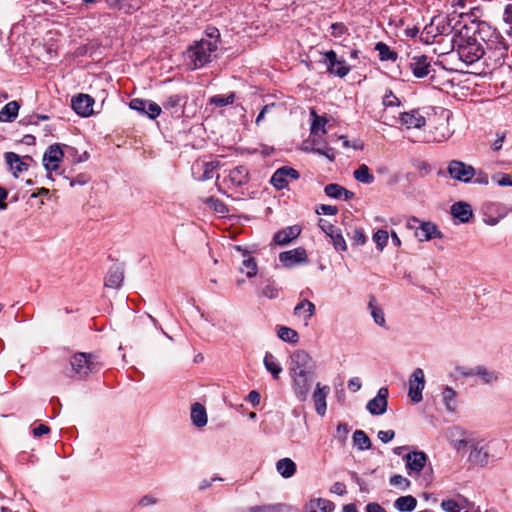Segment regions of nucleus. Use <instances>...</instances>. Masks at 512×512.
I'll use <instances>...</instances> for the list:
<instances>
[{
    "label": "nucleus",
    "instance_id": "obj_3",
    "mask_svg": "<svg viewBox=\"0 0 512 512\" xmlns=\"http://www.w3.org/2000/svg\"><path fill=\"white\" fill-rule=\"evenodd\" d=\"M452 44L453 49L456 48L460 59L467 65L474 64L485 55L483 45L468 33L463 34L462 31L456 33L452 39Z\"/></svg>",
    "mask_w": 512,
    "mask_h": 512
},
{
    "label": "nucleus",
    "instance_id": "obj_44",
    "mask_svg": "<svg viewBox=\"0 0 512 512\" xmlns=\"http://www.w3.org/2000/svg\"><path fill=\"white\" fill-rule=\"evenodd\" d=\"M435 28L436 26L432 21L428 25H426L421 33V40H423L427 44L433 43L434 39L440 35L438 30Z\"/></svg>",
    "mask_w": 512,
    "mask_h": 512
},
{
    "label": "nucleus",
    "instance_id": "obj_55",
    "mask_svg": "<svg viewBox=\"0 0 512 512\" xmlns=\"http://www.w3.org/2000/svg\"><path fill=\"white\" fill-rule=\"evenodd\" d=\"M350 238L352 244L356 246L364 245L367 241V237L362 228H355Z\"/></svg>",
    "mask_w": 512,
    "mask_h": 512
},
{
    "label": "nucleus",
    "instance_id": "obj_52",
    "mask_svg": "<svg viewBox=\"0 0 512 512\" xmlns=\"http://www.w3.org/2000/svg\"><path fill=\"white\" fill-rule=\"evenodd\" d=\"M148 100L140 99V98H134L130 101L129 107L132 110H135L139 112L142 115H146V109L148 107Z\"/></svg>",
    "mask_w": 512,
    "mask_h": 512
},
{
    "label": "nucleus",
    "instance_id": "obj_27",
    "mask_svg": "<svg viewBox=\"0 0 512 512\" xmlns=\"http://www.w3.org/2000/svg\"><path fill=\"white\" fill-rule=\"evenodd\" d=\"M304 313V320L306 323L315 315L316 306L314 303L309 301L308 299H302L295 307H294V315L300 316L301 312Z\"/></svg>",
    "mask_w": 512,
    "mask_h": 512
},
{
    "label": "nucleus",
    "instance_id": "obj_53",
    "mask_svg": "<svg viewBox=\"0 0 512 512\" xmlns=\"http://www.w3.org/2000/svg\"><path fill=\"white\" fill-rule=\"evenodd\" d=\"M330 238L332 240L334 248L337 251H346L347 250L346 241L339 230L335 234H333Z\"/></svg>",
    "mask_w": 512,
    "mask_h": 512
},
{
    "label": "nucleus",
    "instance_id": "obj_1",
    "mask_svg": "<svg viewBox=\"0 0 512 512\" xmlns=\"http://www.w3.org/2000/svg\"><path fill=\"white\" fill-rule=\"evenodd\" d=\"M289 375L294 395L305 402L315 380V363L306 351L298 350L291 355Z\"/></svg>",
    "mask_w": 512,
    "mask_h": 512
},
{
    "label": "nucleus",
    "instance_id": "obj_64",
    "mask_svg": "<svg viewBox=\"0 0 512 512\" xmlns=\"http://www.w3.org/2000/svg\"><path fill=\"white\" fill-rule=\"evenodd\" d=\"M378 439L383 443L390 442L395 437V431L394 430H381L377 434Z\"/></svg>",
    "mask_w": 512,
    "mask_h": 512
},
{
    "label": "nucleus",
    "instance_id": "obj_49",
    "mask_svg": "<svg viewBox=\"0 0 512 512\" xmlns=\"http://www.w3.org/2000/svg\"><path fill=\"white\" fill-rule=\"evenodd\" d=\"M342 191H344V187L339 185V184H336V183L328 184L324 188L325 194L328 197L334 198V199L341 198L342 197Z\"/></svg>",
    "mask_w": 512,
    "mask_h": 512
},
{
    "label": "nucleus",
    "instance_id": "obj_19",
    "mask_svg": "<svg viewBox=\"0 0 512 512\" xmlns=\"http://www.w3.org/2000/svg\"><path fill=\"white\" fill-rule=\"evenodd\" d=\"M301 233L298 225L288 226L277 231L274 234L273 241L280 246L288 245L292 240L296 239Z\"/></svg>",
    "mask_w": 512,
    "mask_h": 512
},
{
    "label": "nucleus",
    "instance_id": "obj_28",
    "mask_svg": "<svg viewBox=\"0 0 512 512\" xmlns=\"http://www.w3.org/2000/svg\"><path fill=\"white\" fill-rule=\"evenodd\" d=\"M20 105L17 101L8 102L0 110V122H12L16 119Z\"/></svg>",
    "mask_w": 512,
    "mask_h": 512
},
{
    "label": "nucleus",
    "instance_id": "obj_14",
    "mask_svg": "<svg viewBox=\"0 0 512 512\" xmlns=\"http://www.w3.org/2000/svg\"><path fill=\"white\" fill-rule=\"evenodd\" d=\"M279 261L284 267L291 268L298 264L307 263L308 258L306 250L303 247H298L292 250L281 252L279 254Z\"/></svg>",
    "mask_w": 512,
    "mask_h": 512
},
{
    "label": "nucleus",
    "instance_id": "obj_58",
    "mask_svg": "<svg viewBox=\"0 0 512 512\" xmlns=\"http://www.w3.org/2000/svg\"><path fill=\"white\" fill-rule=\"evenodd\" d=\"M219 166L218 161H210L204 163V171L201 180H208L212 178L211 173Z\"/></svg>",
    "mask_w": 512,
    "mask_h": 512
},
{
    "label": "nucleus",
    "instance_id": "obj_32",
    "mask_svg": "<svg viewBox=\"0 0 512 512\" xmlns=\"http://www.w3.org/2000/svg\"><path fill=\"white\" fill-rule=\"evenodd\" d=\"M263 362L266 370L271 373L273 379H279L283 369L277 359L270 352H267L264 356Z\"/></svg>",
    "mask_w": 512,
    "mask_h": 512
},
{
    "label": "nucleus",
    "instance_id": "obj_40",
    "mask_svg": "<svg viewBox=\"0 0 512 512\" xmlns=\"http://www.w3.org/2000/svg\"><path fill=\"white\" fill-rule=\"evenodd\" d=\"M277 336L284 342L290 343V344H296L299 341V335L296 330L281 326L279 327L277 331Z\"/></svg>",
    "mask_w": 512,
    "mask_h": 512
},
{
    "label": "nucleus",
    "instance_id": "obj_35",
    "mask_svg": "<svg viewBox=\"0 0 512 512\" xmlns=\"http://www.w3.org/2000/svg\"><path fill=\"white\" fill-rule=\"evenodd\" d=\"M475 376L479 377L483 384H493L498 380V373L494 370H490L485 366H476Z\"/></svg>",
    "mask_w": 512,
    "mask_h": 512
},
{
    "label": "nucleus",
    "instance_id": "obj_5",
    "mask_svg": "<svg viewBox=\"0 0 512 512\" xmlns=\"http://www.w3.org/2000/svg\"><path fill=\"white\" fill-rule=\"evenodd\" d=\"M98 370L99 364L95 354L78 352L71 357L69 366L64 369V374L69 378L83 379Z\"/></svg>",
    "mask_w": 512,
    "mask_h": 512
},
{
    "label": "nucleus",
    "instance_id": "obj_54",
    "mask_svg": "<svg viewBox=\"0 0 512 512\" xmlns=\"http://www.w3.org/2000/svg\"><path fill=\"white\" fill-rule=\"evenodd\" d=\"M383 105L385 107H396L401 105V101L394 95L392 90H386L383 96Z\"/></svg>",
    "mask_w": 512,
    "mask_h": 512
},
{
    "label": "nucleus",
    "instance_id": "obj_63",
    "mask_svg": "<svg viewBox=\"0 0 512 512\" xmlns=\"http://www.w3.org/2000/svg\"><path fill=\"white\" fill-rule=\"evenodd\" d=\"M441 507L446 512H460L459 505L454 500H444V501H442Z\"/></svg>",
    "mask_w": 512,
    "mask_h": 512
},
{
    "label": "nucleus",
    "instance_id": "obj_56",
    "mask_svg": "<svg viewBox=\"0 0 512 512\" xmlns=\"http://www.w3.org/2000/svg\"><path fill=\"white\" fill-rule=\"evenodd\" d=\"M147 105L146 116L153 120L156 119L161 113V106L152 100H148Z\"/></svg>",
    "mask_w": 512,
    "mask_h": 512
},
{
    "label": "nucleus",
    "instance_id": "obj_4",
    "mask_svg": "<svg viewBox=\"0 0 512 512\" xmlns=\"http://www.w3.org/2000/svg\"><path fill=\"white\" fill-rule=\"evenodd\" d=\"M218 49L216 41L201 39L194 41L186 52L185 56L189 60L188 67L190 70H198L212 61V55Z\"/></svg>",
    "mask_w": 512,
    "mask_h": 512
},
{
    "label": "nucleus",
    "instance_id": "obj_13",
    "mask_svg": "<svg viewBox=\"0 0 512 512\" xmlns=\"http://www.w3.org/2000/svg\"><path fill=\"white\" fill-rule=\"evenodd\" d=\"M389 391L386 387H381L377 395L368 401L366 409L373 416H380L384 414L388 406Z\"/></svg>",
    "mask_w": 512,
    "mask_h": 512
},
{
    "label": "nucleus",
    "instance_id": "obj_15",
    "mask_svg": "<svg viewBox=\"0 0 512 512\" xmlns=\"http://www.w3.org/2000/svg\"><path fill=\"white\" fill-rule=\"evenodd\" d=\"M94 98L88 94L80 93L71 99L72 109L82 117L93 114Z\"/></svg>",
    "mask_w": 512,
    "mask_h": 512
},
{
    "label": "nucleus",
    "instance_id": "obj_61",
    "mask_svg": "<svg viewBox=\"0 0 512 512\" xmlns=\"http://www.w3.org/2000/svg\"><path fill=\"white\" fill-rule=\"evenodd\" d=\"M316 213L318 215H321V214L336 215L338 213V208L336 206H332V205L320 204L316 208Z\"/></svg>",
    "mask_w": 512,
    "mask_h": 512
},
{
    "label": "nucleus",
    "instance_id": "obj_29",
    "mask_svg": "<svg viewBox=\"0 0 512 512\" xmlns=\"http://www.w3.org/2000/svg\"><path fill=\"white\" fill-rule=\"evenodd\" d=\"M276 470L283 478H291L296 473V464L290 458H282L277 461Z\"/></svg>",
    "mask_w": 512,
    "mask_h": 512
},
{
    "label": "nucleus",
    "instance_id": "obj_21",
    "mask_svg": "<svg viewBox=\"0 0 512 512\" xmlns=\"http://www.w3.org/2000/svg\"><path fill=\"white\" fill-rule=\"evenodd\" d=\"M451 214L461 223H468L473 217L471 205L463 201L456 202L451 206Z\"/></svg>",
    "mask_w": 512,
    "mask_h": 512
},
{
    "label": "nucleus",
    "instance_id": "obj_36",
    "mask_svg": "<svg viewBox=\"0 0 512 512\" xmlns=\"http://www.w3.org/2000/svg\"><path fill=\"white\" fill-rule=\"evenodd\" d=\"M431 20L440 35H449L452 32L453 27L449 16H434Z\"/></svg>",
    "mask_w": 512,
    "mask_h": 512
},
{
    "label": "nucleus",
    "instance_id": "obj_6",
    "mask_svg": "<svg viewBox=\"0 0 512 512\" xmlns=\"http://www.w3.org/2000/svg\"><path fill=\"white\" fill-rule=\"evenodd\" d=\"M447 172L454 180L463 183H471L476 175V169L460 160H451L447 166Z\"/></svg>",
    "mask_w": 512,
    "mask_h": 512
},
{
    "label": "nucleus",
    "instance_id": "obj_50",
    "mask_svg": "<svg viewBox=\"0 0 512 512\" xmlns=\"http://www.w3.org/2000/svg\"><path fill=\"white\" fill-rule=\"evenodd\" d=\"M388 232L383 229H379L376 233L373 235V240L376 243V246L379 251H382L384 247L386 246L388 242Z\"/></svg>",
    "mask_w": 512,
    "mask_h": 512
},
{
    "label": "nucleus",
    "instance_id": "obj_45",
    "mask_svg": "<svg viewBox=\"0 0 512 512\" xmlns=\"http://www.w3.org/2000/svg\"><path fill=\"white\" fill-rule=\"evenodd\" d=\"M280 289L274 281L267 280L266 284L261 289V295L268 299H275L279 296Z\"/></svg>",
    "mask_w": 512,
    "mask_h": 512
},
{
    "label": "nucleus",
    "instance_id": "obj_30",
    "mask_svg": "<svg viewBox=\"0 0 512 512\" xmlns=\"http://www.w3.org/2000/svg\"><path fill=\"white\" fill-rule=\"evenodd\" d=\"M191 420L197 427H203L207 424V413L203 405L194 403L191 407Z\"/></svg>",
    "mask_w": 512,
    "mask_h": 512
},
{
    "label": "nucleus",
    "instance_id": "obj_18",
    "mask_svg": "<svg viewBox=\"0 0 512 512\" xmlns=\"http://www.w3.org/2000/svg\"><path fill=\"white\" fill-rule=\"evenodd\" d=\"M409 67L413 75L417 78L426 77L431 72V63L425 55L414 56L411 59Z\"/></svg>",
    "mask_w": 512,
    "mask_h": 512
},
{
    "label": "nucleus",
    "instance_id": "obj_59",
    "mask_svg": "<svg viewBox=\"0 0 512 512\" xmlns=\"http://www.w3.org/2000/svg\"><path fill=\"white\" fill-rule=\"evenodd\" d=\"M331 34L334 37H341L342 35L348 33V28L342 22H336L331 24Z\"/></svg>",
    "mask_w": 512,
    "mask_h": 512
},
{
    "label": "nucleus",
    "instance_id": "obj_37",
    "mask_svg": "<svg viewBox=\"0 0 512 512\" xmlns=\"http://www.w3.org/2000/svg\"><path fill=\"white\" fill-rule=\"evenodd\" d=\"M375 50L378 52L379 59L381 61L395 62L398 58L397 52L392 50L387 44L383 42L376 43Z\"/></svg>",
    "mask_w": 512,
    "mask_h": 512
},
{
    "label": "nucleus",
    "instance_id": "obj_23",
    "mask_svg": "<svg viewBox=\"0 0 512 512\" xmlns=\"http://www.w3.org/2000/svg\"><path fill=\"white\" fill-rule=\"evenodd\" d=\"M469 461L479 466H486L489 461V453L479 443H473L471 445V451L469 454Z\"/></svg>",
    "mask_w": 512,
    "mask_h": 512
},
{
    "label": "nucleus",
    "instance_id": "obj_24",
    "mask_svg": "<svg viewBox=\"0 0 512 512\" xmlns=\"http://www.w3.org/2000/svg\"><path fill=\"white\" fill-rule=\"evenodd\" d=\"M124 280L123 269L118 265H113L108 270L105 278V286L108 288L118 289Z\"/></svg>",
    "mask_w": 512,
    "mask_h": 512
},
{
    "label": "nucleus",
    "instance_id": "obj_34",
    "mask_svg": "<svg viewBox=\"0 0 512 512\" xmlns=\"http://www.w3.org/2000/svg\"><path fill=\"white\" fill-rule=\"evenodd\" d=\"M140 1L141 0H106L110 7L124 10L125 13H131L138 9Z\"/></svg>",
    "mask_w": 512,
    "mask_h": 512
},
{
    "label": "nucleus",
    "instance_id": "obj_41",
    "mask_svg": "<svg viewBox=\"0 0 512 512\" xmlns=\"http://www.w3.org/2000/svg\"><path fill=\"white\" fill-rule=\"evenodd\" d=\"M353 443L361 451L371 448V440L363 430H356L353 433Z\"/></svg>",
    "mask_w": 512,
    "mask_h": 512
},
{
    "label": "nucleus",
    "instance_id": "obj_51",
    "mask_svg": "<svg viewBox=\"0 0 512 512\" xmlns=\"http://www.w3.org/2000/svg\"><path fill=\"white\" fill-rule=\"evenodd\" d=\"M389 482L392 486H397L403 491L407 490L411 485L410 480L399 474L391 476Z\"/></svg>",
    "mask_w": 512,
    "mask_h": 512
},
{
    "label": "nucleus",
    "instance_id": "obj_57",
    "mask_svg": "<svg viewBox=\"0 0 512 512\" xmlns=\"http://www.w3.org/2000/svg\"><path fill=\"white\" fill-rule=\"evenodd\" d=\"M318 226L329 237L338 231V229L332 223L322 218L319 219Z\"/></svg>",
    "mask_w": 512,
    "mask_h": 512
},
{
    "label": "nucleus",
    "instance_id": "obj_43",
    "mask_svg": "<svg viewBox=\"0 0 512 512\" xmlns=\"http://www.w3.org/2000/svg\"><path fill=\"white\" fill-rule=\"evenodd\" d=\"M354 178L364 184H371L375 178L366 164H361L353 173Z\"/></svg>",
    "mask_w": 512,
    "mask_h": 512
},
{
    "label": "nucleus",
    "instance_id": "obj_11",
    "mask_svg": "<svg viewBox=\"0 0 512 512\" xmlns=\"http://www.w3.org/2000/svg\"><path fill=\"white\" fill-rule=\"evenodd\" d=\"M64 157V153L60 147V144L55 143L48 147L43 155V165L45 170L48 172L47 177L52 180V176L50 174L51 171H56L58 169V163Z\"/></svg>",
    "mask_w": 512,
    "mask_h": 512
},
{
    "label": "nucleus",
    "instance_id": "obj_12",
    "mask_svg": "<svg viewBox=\"0 0 512 512\" xmlns=\"http://www.w3.org/2000/svg\"><path fill=\"white\" fill-rule=\"evenodd\" d=\"M290 177L291 179L297 180L300 178L299 172L289 166H283L281 168H278L272 175L270 179V183L273 187H275L277 190H282L288 186V180L287 178Z\"/></svg>",
    "mask_w": 512,
    "mask_h": 512
},
{
    "label": "nucleus",
    "instance_id": "obj_39",
    "mask_svg": "<svg viewBox=\"0 0 512 512\" xmlns=\"http://www.w3.org/2000/svg\"><path fill=\"white\" fill-rule=\"evenodd\" d=\"M456 395V391L449 386H446L442 391L443 403L449 412L456 410Z\"/></svg>",
    "mask_w": 512,
    "mask_h": 512
},
{
    "label": "nucleus",
    "instance_id": "obj_62",
    "mask_svg": "<svg viewBox=\"0 0 512 512\" xmlns=\"http://www.w3.org/2000/svg\"><path fill=\"white\" fill-rule=\"evenodd\" d=\"M311 151L316 154L325 156L330 161H334L335 159L334 149L331 147L325 146L324 148H312Z\"/></svg>",
    "mask_w": 512,
    "mask_h": 512
},
{
    "label": "nucleus",
    "instance_id": "obj_10",
    "mask_svg": "<svg viewBox=\"0 0 512 512\" xmlns=\"http://www.w3.org/2000/svg\"><path fill=\"white\" fill-rule=\"evenodd\" d=\"M425 388L424 371L421 368H416L409 378V392L410 399L418 403L422 400V392Z\"/></svg>",
    "mask_w": 512,
    "mask_h": 512
},
{
    "label": "nucleus",
    "instance_id": "obj_17",
    "mask_svg": "<svg viewBox=\"0 0 512 512\" xmlns=\"http://www.w3.org/2000/svg\"><path fill=\"white\" fill-rule=\"evenodd\" d=\"M330 392V387L327 385H321L316 383L315 390L312 394L313 402L315 405L316 413L320 416H324L327 410L326 398Z\"/></svg>",
    "mask_w": 512,
    "mask_h": 512
},
{
    "label": "nucleus",
    "instance_id": "obj_33",
    "mask_svg": "<svg viewBox=\"0 0 512 512\" xmlns=\"http://www.w3.org/2000/svg\"><path fill=\"white\" fill-rule=\"evenodd\" d=\"M310 115L312 117V123L310 127V133L311 135L316 136L318 132H321L322 134H325L326 131V124L327 119L325 116H319L315 110H311Z\"/></svg>",
    "mask_w": 512,
    "mask_h": 512
},
{
    "label": "nucleus",
    "instance_id": "obj_16",
    "mask_svg": "<svg viewBox=\"0 0 512 512\" xmlns=\"http://www.w3.org/2000/svg\"><path fill=\"white\" fill-rule=\"evenodd\" d=\"M403 459L408 474L411 475L412 472L420 473L423 470L428 461V456L423 451H413L404 455Z\"/></svg>",
    "mask_w": 512,
    "mask_h": 512
},
{
    "label": "nucleus",
    "instance_id": "obj_25",
    "mask_svg": "<svg viewBox=\"0 0 512 512\" xmlns=\"http://www.w3.org/2000/svg\"><path fill=\"white\" fill-rule=\"evenodd\" d=\"M228 178L233 185L241 187L248 183L249 171L245 166L240 165L230 171Z\"/></svg>",
    "mask_w": 512,
    "mask_h": 512
},
{
    "label": "nucleus",
    "instance_id": "obj_20",
    "mask_svg": "<svg viewBox=\"0 0 512 512\" xmlns=\"http://www.w3.org/2000/svg\"><path fill=\"white\" fill-rule=\"evenodd\" d=\"M400 122L407 128H422L426 124V119L422 116L419 110H411L410 112H403L400 114Z\"/></svg>",
    "mask_w": 512,
    "mask_h": 512
},
{
    "label": "nucleus",
    "instance_id": "obj_47",
    "mask_svg": "<svg viewBox=\"0 0 512 512\" xmlns=\"http://www.w3.org/2000/svg\"><path fill=\"white\" fill-rule=\"evenodd\" d=\"M369 308L371 310V316L373 317L374 322L381 327H385L386 321L383 310L373 305L372 301L369 302Z\"/></svg>",
    "mask_w": 512,
    "mask_h": 512
},
{
    "label": "nucleus",
    "instance_id": "obj_48",
    "mask_svg": "<svg viewBox=\"0 0 512 512\" xmlns=\"http://www.w3.org/2000/svg\"><path fill=\"white\" fill-rule=\"evenodd\" d=\"M234 98H235L234 93H231L228 96L215 95L210 98V103L214 104L217 107H224V106L232 104L234 102Z\"/></svg>",
    "mask_w": 512,
    "mask_h": 512
},
{
    "label": "nucleus",
    "instance_id": "obj_26",
    "mask_svg": "<svg viewBox=\"0 0 512 512\" xmlns=\"http://www.w3.org/2000/svg\"><path fill=\"white\" fill-rule=\"evenodd\" d=\"M5 160L6 163L9 165L10 169L13 171L14 177H18V173L28 169V164L24 162L20 158V156L14 152H6Z\"/></svg>",
    "mask_w": 512,
    "mask_h": 512
},
{
    "label": "nucleus",
    "instance_id": "obj_38",
    "mask_svg": "<svg viewBox=\"0 0 512 512\" xmlns=\"http://www.w3.org/2000/svg\"><path fill=\"white\" fill-rule=\"evenodd\" d=\"M289 506L276 503V504H265V505H256L251 506L248 511L249 512H288Z\"/></svg>",
    "mask_w": 512,
    "mask_h": 512
},
{
    "label": "nucleus",
    "instance_id": "obj_31",
    "mask_svg": "<svg viewBox=\"0 0 512 512\" xmlns=\"http://www.w3.org/2000/svg\"><path fill=\"white\" fill-rule=\"evenodd\" d=\"M417 506V500L412 495L401 496L394 502V507L399 512H412Z\"/></svg>",
    "mask_w": 512,
    "mask_h": 512
},
{
    "label": "nucleus",
    "instance_id": "obj_46",
    "mask_svg": "<svg viewBox=\"0 0 512 512\" xmlns=\"http://www.w3.org/2000/svg\"><path fill=\"white\" fill-rule=\"evenodd\" d=\"M206 203L208 204V206L210 208H212L215 212H217L219 214L224 215V214L228 213V208L225 205V203L216 197H213V196L209 197L207 199Z\"/></svg>",
    "mask_w": 512,
    "mask_h": 512
},
{
    "label": "nucleus",
    "instance_id": "obj_2",
    "mask_svg": "<svg viewBox=\"0 0 512 512\" xmlns=\"http://www.w3.org/2000/svg\"><path fill=\"white\" fill-rule=\"evenodd\" d=\"M478 42H483L486 45L490 55L489 58L494 59L493 69L501 67L505 62V57L508 53V46L505 43L504 37L489 23L480 21L477 29L471 35Z\"/></svg>",
    "mask_w": 512,
    "mask_h": 512
},
{
    "label": "nucleus",
    "instance_id": "obj_22",
    "mask_svg": "<svg viewBox=\"0 0 512 512\" xmlns=\"http://www.w3.org/2000/svg\"><path fill=\"white\" fill-rule=\"evenodd\" d=\"M335 505L332 501L324 498L310 499L304 505L303 512H333Z\"/></svg>",
    "mask_w": 512,
    "mask_h": 512
},
{
    "label": "nucleus",
    "instance_id": "obj_7",
    "mask_svg": "<svg viewBox=\"0 0 512 512\" xmlns=\"http://www.w3.org/2000/svg\"><path fill=\"white\" fill-rule=\"evenodd\" d=\"M324 63L327 65V71L340 78L348 75L351 68L344 59H339L334 50L323 53Z\"/></svg>",
    "mask_w": 512,
    "mask_h": 512
},
{
    "label": "nucleus",
    "instance_id": "obj_60",
    "mask_svg": "<svg viewBox=\"0 0 512 512\" xmlns=\"http://www.w3.org/2000/svg\"><path fill=\"white\" fill-rule=\"evenodd\" d=\"M492 180L499 186H512V180L510 176L504 173H497L493 175Z\"/></svg>",
    "mask_w": 512,
    "mask_h": 512
},
{
    "label": "nucleus",
    "instance_id": "obj_8",
    "mask_svg": "<svg viewBox=\"0 0 512 512\" xmlns=\"http://www.w3.org/2000/svg\"><path fill=\"white\" fill-rule=\"evenodd\" d=\"M412 223L419 224L415 228V237L419 241H429L433 238H441L442 233L439 231L438 227L432 222H421L416 217H411L408 224L410 227H414Z\"/></svg>",
    "mask_w": 512,
    "mask_h": 512
},
{
    "label": "nucleus",
    "instance_id": "obj_42",
    "mask_svg": "<svg viewBox=\"0 0 512 512\" xmlns=\"http://www.w3.org/2000/svg\"><path fill=\"white\" fill-rule=\"evenodd\" d=\"M240 270L241 272L246 273L247 277L249 278L256 276L258 267L255 259L245 253Z\"/></svg>",
    "mask_w": 512,
    "mask_h": 512
},
{
    "label": "nucleus",
    "instance_id": "obj_9",
    "mask_svg": "<svg viewBox=\"0 0 512 512\" xmlns=\"http://www.w3.org/2000/svg\"><path fill=\"white\" fill-rule=\"evenodd\" d=\"M187 102V93H178L167 96L166 100L162 102V106L173 117L180 118L184 114Z\"/></svg>",
    "mask_w": 512,
    "mask_h": 512
}]
</instances>
